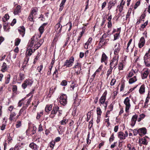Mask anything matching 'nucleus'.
Here are the masks:
<instances>
[{"instance_id":"63","label":"nucleus","mask_w":150,"mask_h":150,"mask_svg":"<svg viewBox=\"0 0 150 150\" xmlns=\"http://www.w3.org/2000/svg\"><path fill=\"white\" fill-rule=\"evenodd\" d=\"M21 146L19 144H16V145L14 147L15 150H19Z\"/></svg>"},{"instance_id":"28","label":"nucleus","mask_w":150,"mask_h":150,"mask_svg":"<svg viewBox=\"0 0 150 150\" xmlns=\"http://www.w3.org/2000/svg\"><path fill=\"white\" fill-rule=\"evenodd\" d=\"M75 86V83L74 81H71V84L70 85V90L71 91L74 90Z\"/></svg>"},{"instance_id":"39","label":"nucleus","mask_w":150,"mask_h":150,"mask_svg":"<svg viewBox=\"0 0 150 150\" xmlns=\"http://www.w3.org/2000/svg\"><path fill=\"white\" fill-rule=\"evenodd\" d=\"M135 74V72L133 70H131L129 72V73L128 74L127 77H132L134 75V74Z\"/></svg>"},{"instance_id":"29","label":"nucleus","mask_w":150,"mask_h":150,"mask_svg":"<svg viewBox=\"0 0 150 150\" xmlns=\"http://www.w3.org/2000/svg\"><path fill=\"white\" fill-rule=\"evenodd\" d=\"M25 78V75L22 73H20L19 74V76L18 77V80L22 81Z\"/></svg>"},{"instance_id":"47","label":"nucleus","mask_w":150,"mask_h":150,"mask_svg":"<svg viewBox=\"0 0 150 150\" xmlns=\"http://www.w3.org/2000/svg\"><path fill=\"white\" fill-rule=\"evenodd\" d=\"M102 111L100 108L98 107L97 109V113L98 115H100L102 113Z\"/></svg>"},{"instance_id":"56","label":"nucleus","mask_w":150,"mask_h":150,"mask_svg":"<svg viewBox=\"0 0 150 150\" xmlns=\"http://www.w3.org/2000/svg\"><path fill=\"white\" fill-rule=\"evenodd\" d=\"M66 120L65 119H63L60 122V123L62 125H64L67 123Z\"/></svg>"},{"instance_id":"57","label":"nucleus","mask_w":150,"mask_h":150,"mask_svg":"<svg viewBox=\"0 0 150 150\" xmlns=\"http://www.w3.org/2000/svg\"><path fill=\"white\" fill-rule=\"evenodd\" d=\"M55 144V142L52 141L50 143V147L52 148H53L54 147Z\"/></svg>"},{"instance_id":"13","label":"nucleus","mask_w":150,"mask_h":150,"mask_svg":"<svg viewBox=\"0 0 150 150\" xmlns=\"http://www.w3.org/2000/svg\"><path fill=\"white\" fill-rule=\"evenodd\" d=\"M29 146L33 150H38V146L34 142H32L30 144Z\"/></svg>"},{"instance_id":"15","label":"nucleus","mask_w":150,"mask_h":150,"mask_svg":"<svg viewBox=\"0 0 150 150\" xmlns=\"http://www.w3.org/2000/svg\"><path fill=\"white\" fill-rule=\"evenodd\" d=\"M60 23H58L55 26V30H57V31L58 30H58L59 33H60L62 30V26L61 25L60 26Z\"/></svg>"},{"instance_id":"5","label":"nucleus","mask_w":150,"mask_h":150,"mask_svg":"<svg viewBox=\"0 0 150 150\" xmlns=\"http://www.w3.org/2000/svg\"><path fill=\"white\" fill-rule=\"evenodd\" d=\"M130 101L129 98L128 97H127L125 99L124 101V103L126 105L125 111L126 112H128L131 106Z\"/></svg>"},{"instance_id":"36","label":"nucleus","mask_w":150,"mask_h":150,"mask_svg":"<svg viewBox=\"0 0 150 150\" xmlns=\"http://www.w3.org/2000/svg\"><path fill=\"white\" fill-rule=\"evenodd\" d=\"M132 39H130L127 44V47L126 49V51L127 52H128L129 51L128 47L131 44L132 42Z\"/></svg>"},{"instance_id":"20","label":"nucleus","mask_w":150,"mask_h":150,"mask_svg":"<svg viewBox=\"0 0 150 150\" xmlns=\"http://www.w3.org/2000/svg\"><path fill=\"white\" fill-rule=\"evenodd\" d=\"M1 71L2 72H4L7 70V66L6 64L4 62L1 66Z\"/></svg>"},{"instance_id":"35","label":"nucleus","mask_w":150,"mask_h":150,"mask_svg":"<svg viewBox=\"0 0 150 150\" xmlns=\"http://www.w3.org/2000/svg\"><path fill=\"white\" fill-rule=\"evenodd\" d=\"M145 115L144 114H141L139 115V117L137 119V121L138 122H140L142 119H143L145 117Z\"/></svg>"},{"instance_id":"38","label":"nucleus","mask_w":150,"mask_h":150,"mask_svg":"<svg viewBox=\"0 0 150 150\" xmlns=\"http://www.w3.org/2000/svg\"><path fill=\"white\" fill-rule=\"evenodd\" d=\"M30 14L34 16L36 15L37 14V11L35 8H34L32 9Z\"/></svg>"},{"instance_id":"21","label":"nucleus","mask_w":150,"mask_h":150,"mask_svg":"<svg viewBox=\"0 0 150 150\" xmlns=\"http://www.w3.org/2000/svg\"><path fill=\"white\" fill-rule=\"evenodd\" d=\"M118 137L120 140L124 139H125V136L124 133L121 132H118Z\"/></svg>"},{"instance_id":"23","label":"nucleus","mask_w":150,"mask_h":150,"mask_svg":"<svg viewBox=\"0 0 150 150\" xmlns=\"http://www.w3.org/2000/svg\"><path fill=\"white\" fill-rule=\"evenodd\" d=\"M116 3L117 1L116 0H115L114 2L112 1H110L109 3L108 7L109 10L110 9L112 6H114L115 4Z\"/></svg>"},{"instance_id":"14","label":"nucleus","mask_w":150,"mask_h":150,"mask_svg":"<svg viewBox=\"0 0 150 150\" xmlns=\"http://www.w3.org/2000/svg\"><path fill=\"white\" fill-rule=\"evenodd\" d=\"M34 36L33 37L31 38L30 42L28 43V45L30 47H33V45L34 46V45H35V43H36V44L38 43V42L34 40Z\"/></svg>"},{"instance_id":"45","label":"nucleus","mask_w":150,"mask_h":150,"mask_svg":"<svg viewBox=\"0 0 150 150\" xmlns=\"http://www.w3.org/2000/svg\"><path fill=\"white\" fill-rule=\"evenodd\" d=\"M124 0H122L121 2L120 3V7H119V11L120 12H121L123 10V7L122 6V2Z\"/></svg>"},{"instance_id":"3","label":"nucleus","mask_w":150,"mask_h":150,"mask_svg":"<svg viewBox=\"0 0 150 150\" xmlns=\"http://www.w3.org/2000/svg\"><path fill=\"white\" fill-rule=\"evenodd\" d=\"M67 96L65 94H62L59 98V101L60 103L63 105H65L67 103Z\"/></svg>"},{"instance_id":"64","label":"nucleus","mask_w":150,"mask_h":150,"mask_svg":"<svg viewBox=\"0 0 150 150\" xmlns=\"http://www.w3.org/2000/svg\"><path fill=\"white\" fill-rule=\"evenodd\" d=\"M16 19L14 18L12 22H11V25L12 26H13L14 25L15 23H16Z\"/></svg>"},{"instance_id":"37","label":"nucleus","mask_w":150,"mask_h":150,"mask_svg":"<svg viewBox=\"0 0 150 150\" xmlns=\"http://www.w3.org/2000/svg\"><path fill=\"white\" fill-rule=\"evenodd\" d=\"M10 76L9 74L7 75V77L6 78V81L5 82V83L6 84H8L10 81Z\"/></svg>"},{"instance_id":"33","label":"nucleus","mask_w":150,"mask_h":150,"mask_svg":"<svg viewBox=\"0 0 150 150\" xmlns=\"http://www.w3.org/2000/svg\"><path fill=\"white\" fill-rule=\"evenodd\" d=\"M16 115V113L14 112H11L10 115L9 120L12 121L13 120V117L15 116Z\"/></svg>"},{"instance_id":"54","label":"nucleus","mask_w":150,"mask_h":150,"mask_svg":"<svg viewBox=\"0 0 150 150\" xmlns=\"http://www.w3.org/2000/svg\"><path fill=\"white\" fill-rule=\"evenodd\" d=\"M119 34V33H116L114 35V40H115L118 38Z\"/></svg>"},{"instance_id":"27","label":"nucleus","mask_w":150,"mask_h":150,"mask_svg":"<svg viewBox=\"0 0 150 150\" xmlns=\"http://www.w3.org/2000/svg\"><path fill=\"white\" fill-rule=\"evenodd\" d=\"M149 74V72L148 71H145L144 73L142 75V78L143 79H144L146 78L148 74Z\"/></svg>"},{"instance_id":"26","label":"nucleus","mask_w":150,"mask_h":150,"mask_svg":"<svg viewBox=\"0 0 150 150\" xmlns=\"http://www.w3.org/2000/svg\"><path fill=\"white\" fill-rule=\"evenodd\" d=\"M137 80L136 76H134L132 78H131L129 79V82L130 84H132L134 82Z\"/></svg>"},{"instance_id":"24","label":"nucleus","mask_w":150,"mask_h":150,"mask_svg":"<svg viewBox=\"0 0 150 150\" xmlns=\"http://www.w3.org/2000/svg\"><path fill=\"white\" fill-rule=\"evenodd\" d=\"M26 109H27L26 108H25L23 106L22 108L20 110L19 112V113H18L19 116H20L21 115V114H22V113L24 112V111L25 112V114L26 113Z\"/></svg>"},{"instance_id":"19","label":"nucleus","mask_w":150,"mask_h":150,"mask_svg":"<svg viewBox=\"0 0 150 150\" xmlns=\"http://www.w3.org/2000/svg\"><path fill=\"white\" fill-rule=\"evenodd\" d=\"M108 58V57L106 56L104 52L103 53L101 58V62L102 63L104 62L105 63V62L107 60Z\"/></svg>"},{"instance_id":"51","label":"nucleus","mask_w":150,"mask_h":150,"mask_svg":"<svg viewBox=\"0 0 150 150\" xmlns=\"http://www.w3.org/2000/svg\"><path fill=\"white\" fill-rule=\"evenodd\" d=\"M43 67V65H41L40 66L38 67L37 70L39 72H40L42 70Z\"/></svg>"},{"instance_id":"22","label":"nucleus","mask_w":150,"mask_h":150,"mask_svg":"<svg viewBox=\"0 0 150 150\" xmlns=\"http://www.w3.org/2000/svg\"><path fill=\"white\" fill-rule=\"evenodd\" d=\"M145 91V88L144 85H142L140 87L139 91L140 94H142L144 93Z\"/></svg>"},{"instance_id":"58","label":"nucleus","mask_w":150,"mask_h":150,"mask_svg":"<svg viewBox=\"0 0 150 150\" xmlns=\"http://www.w3.org/2000/svg\"><path fill=\"white\" fill-rule=\"evenodd\" d=\"M93 119H92L89 122V124L88 125V127H89L90 128H91L93 125Z\"/></svg>"},{"instance_id":"61","label":"nucleus","mask_w":150,"mask_h":150,"mask_svg":"<svg viewBox=\"0 0 150 150\" xmlns=\"http://www.w3.org/2000/svg\"><path fill=\"white\" fill-rule=\"evenodd\" d=\"M113 104L112 103H111L108 107V110L110 111H112L113 110Z\"/></svg>"},{"instance_id":"18","label":"nucleus","mask_w":150,"mask_h":150,"mask_svg":"<svg viewBox=\"0 0 150 150\" xmlns=\"http://www.w3.org/2000/svg\"><path fill=\"white\" fill-rule=\"evenodd\" d=\"M21 6L20 5H18L17 6L13 12L14 14L15 15H16L19 13L21 12Z\"/></svg>"},{"instance_id":"48","label":"nucleus","mask_w":150,"mask_h":150,"mask_svg":"<svg viewBox=\"0 0 150 150\" xmlns=\"http://www.w3.org/2000/svg\"><path fill=\"white\" fill-rule=\"evenodd\" d=\"M106 17L105 16L103 17L102 18V21L100 24V25L101 26H102L104 25L106 21Z\"/></svg>"},{"instance_id":"16","label":"nucleus","mask_w":150,"mask_h":150,"mask_svg":"<svg viewBox=\"0 0 150 150\" xmlns=\"http://www.w3.org/2000/svg\"><path fill=\"white\" fill-rule=\"evenodd\" d=\"M76 98L74 100V103L76 106H78L80 103L81 99H76V98H77L78 96V94L77 93H76Z\"/></svg>"},{"instance_id":"1","label":"nucleus","mask_w":150,"mask_h":150,"mask_svg":"<svg viewBox=\"0 0 150 150\" xmlns=\"http://www.w3.org/2000/svg\"><path fill=\"white\" fill-rule=\"evenodd\" d=\"M74 61V58L73 57H71L69 59H67L64 63L63 67H70L73 65Z\"/></svg>"},{"instance_id":"11","label":"nucleus","mask_w":150,"mask_h":150,"mask_svg":"<svg viewBox=\"0 0 150 150\" xmlns=\"http://www.w3.org/2000/svg\"><path fill=\"white\" fill-rule=\"evenodd\" d=\"M145 43V40L144 38L143 37H142L139 40L138 46L139 48H141L144 45Z\"/></svg>"},{"instance_id":"12","label":"nucleus","mask_w":150,"mask_h":150,"mask_svg":"<svg viewBox=\"0 0 150 150\" xmlns=\"http://www.w3.org/2000/svg\"><path fill=\"white\" fill-rule=\"evenodd\" d=\"M43 40H41V41H40L39 42H38V43H35L34 45V46L33 47V48H34L33 49L34 51H35L39 47H40L42 43Z\"/></svg>"},{"instance_id":"52","label":"nucleus","mask_w":150,"mask_h":150,"mask_svg":"<svg viewBox=\"0 0 150 150\" xmlns=\"http://www.w3.org/2000/svg\"><path fill=\"white\" fill-rule=\"evenodd\" d=\"M123 64L122 63H120L119 64V69L122 70L123 69Z\"/></svg>"},{"instance_id":"55","label":"nucleus","mask_w":150,"mask_h":150,"mask_svg":"<svg viewBox=\"0 0 150 150\" xmlns=\"http://www.w3.org/2000/svg\"><path fill=\"white\" fill-rule=\"evenodd\" d=\"M29 57H28L27 56H26V57L24 59V62L23 63H24V64H27L29 60Z\"/></svg>"},{"instance_id":"30","label":"nucleus","mask_w":150,"mask_h":150,"mask_svg":"<svg viewBox=\"0 0 150 150\" xmlns=\"http://www.w3.org/2000/svg\"><path fill=\"white\" fill-rule=\"evenodd\" d=\"M118 46L116 48L114 51V54H117L119 52L120 48V44L118 43Z\"/></svg>"},{"instance_id":"53","label":"nucleus","mask_w":150,"mask_h":150,"mask_svg":"<svg viewBox=\"0 0 150 150\" xmlns=\"http://www.w3.org/2000/svg\"><path fill=\"white\" fill-rule=\"evenodd\" d=\"M6 120L5 121V122L4 123V124H3L1 126V129L2 130H3L4 129L6 125Z\"/></svg>"},{"instance_id":"41","label":"nucleus","mask_w":150,"mask_h":150,"mask_svg":"<svg viewBox=\"0 0 150 150\" xmlns=\"http://www.w3.org/2000/svg\"><path fill=\"white\" fill-rule=\"evenodd\" d=\"M130 130L131 131H133L134 135V136H136L137 134H139L138 129H135L133 130L132 129H130Z\"/></svg>"},{"instance_id":"31","label":"nucleus","mask_w":150,"mask_h":150,"mask_svg":"<svg viewBox=\"0 0 150 150\" xmlns=\"http://www.w3.org/2000/svg\"><path fill=\"white\" fill-rule=\"evenodd\" d=\"M21 40L19 38H16L15 41V45L16 46H18L21 42Z\"/></svg>"},{"instance_id":"32","label":"nucleus","mask_w":150,"mask_h":150,"mask_svg":"<svg viewBox=\"0 0 150 150\" xmlns=\"http://www.w3.org/2000/svg\"><path fill=\"white\" fill-rule=\"evenodd\" d=\"M27 51L28 52L27 55L29 56L31 55L32 53L35 52L34 51V50L31 48L28 49Z\"/></svg>"},{"instance_id":"50","label":"nucleus","mask_w":150,"mask_h":150,"mask_svg":"<svg viewBox=\"0 0 150 150\" xmlns=\"http://www.w3.org/2000/svg\"><path fill=\"white\" fill-rule=\"evenodd\" d=\"M44 27L42 26H41L39 28V30L40 32V33L42 34L44 31Z\"/></svg>"},{"instance_id":"10","label":"nucleus","mask_w":150,"mask_h":150,"mask_svg":"<svg viewBox=\"0 0 150 150\" xmlns=\"http://www.w3.org/2000/svg\"><path fill=\"white\" fill-rule=\"evenodd\" d=\"M18 31L20 35H21L22 37H23L25 33V28L23 26L19 27L18 29Z\"/></svg>"},{"instance_id":"59","label":"nucleus","mask_w":150,"mask_h":150,"mask_svg":"<svg viewBox=\"0 0 150 150\" xmlns=\"http://www.w3.org/2000/svg\"><path fill=\"white\" fill-rule=\"evenodd\" d=\"M114 134L113 133L111 136V137L109 139V142H112L114 140Z\"/></svg>"},{"instance_id":"9","label":"nucleus","mask_w":150,"mask_h":150,"mask_svg":"<svg viewBox=\"0 0 150 150\" xmlns=\"http://www.w3.org/2000/svg\"><path fill=\"white\" fill-rule=\"evenodd\" d=\"M139 134L140 136L145 135L147 132V130L145 127H142L138 129Z\"/></svg>"},{"instance_id":"62","label":"nucleus","mask_w":150,"mask_h":150,"mask_svg":"<svg viewBox=\"0 0 150 150\" xmlns=\"http://www.w3.org/2000/svg\"><path fill=\"white\" fill-rule=\"evenodd\" d=\"M115 79H112L110 82V85L111 86L114 85L115 84Z\"/></svg>"},{"instance_id":"7","label":"nucleus","mask_w":150,"mask_h":150,"mask_svg":"<svg viewBox=\"0 0 150 150\" xmlns=\"http://www.w3.org/2000/svg\"><path fill=\"white\" fill-rule=\"evenodd\" d=\"M32 83L33 82L32 81L26 79L22 83V87L23 89H25L27 87V86H30Z\"/></svg>"},{"instance_id":"17","label":"nucleus","mask_w":150,"mask_h":150,"mask_svg":"<svg viewBox=\"0 0 150 150\" xmlns=\"http://www.w3.org/2000/svg\"><path fill=\"white\" fill-rule=\"evenodd\" d=\"M59 109V107L58 106L55 105L53 107V109L51 111V114L55 115Z\"/></svg>"},{"instance_id":"44","label":"nucleus","mask_w":150,"mask_h":150,"mask_svg":"<svg viewBox=\"0 0 150 150\" xmlns=\"http://www.w3.org/2000/svg\"><path fill=\"white\" fill-rule=\"evenodd\" d=\"M16 128H18L21 127V122L20 121H18L16 123Z\"/></svg>"},{"instance_id":"25","label":"nucleus","mask_w":150,"mask_h":150,"mask_svg":"<svg viewBox=\"0 0 150 150\" xmlns=\"http://www.w3.org/2000/svg\"><path fill=\"white\" fill-rule=\"evenodd\" d=\"M52 106L51 105H47L45 108V111L46 112H48L52 110Z\"/></svg>"},{"instance_id":"42","label":"nucleus","mask_w":150,"mask_h":150,"mask_svg":"<svg viewBox=\"0 0 150 150\" xmlns=\"http://www.w3.org/2000/svg\"><path fill=\"white\" fill-rule=\"evenodd\" d=\"M43 115V111H42L40 112H38L37 114V116H36V119H39L41 116V115Z\"/></svg>"},{"instance_id":"46","label":"nucleus","mask_w":150,"mask_h":150,"mask_svg":"<svg viewBox=\"0 0 150 150\" xmlns=\"http://www.w3.org/2000/svg\"><path fill=\"white\" fill-rule=\"evenodd\" d=\"M8 23H5L3 26L5 30H6V31L8 32L9 31V29H8L7 30H6L7 27H8Z\"/></svg>"},{"instance_id":"40","label":"nucleus","mask_w":150,"mask_h":150,"mask_svg":"<svg viewBox=\"0 0 150 150\" xmlns=\"http://www.w3.org/2000/svg\"><path fill=\"white\" fill-rule=\"evenodd\" d=\"M34 17V16L30 14L28 16V19L30 21H33Z\"/></svg>"},{"instance_id":"60","label":"nucleus","mask_w":150,"mask_h":150,"mask_svg":"<svg viewBox=\"0 0 150 150\" xmlns=\"http://www.w3.org/2000/svg\"><path fill=\"white\" fill-rule=\"evenodd\" d=\"M142 144H144V145H147L148 142L146 141V140L145 139H142Z\"/></svg>"},{"instance_id":"8","label":"nucleus","mask_w":150,"mask_h":150,"mask_svg":"<svg viewBox=\"0 0 150 150\" xmlns=\"http://www.w3.org/2000/svg\"><path fill=\"white\" fill-rule=\"evenodd\" d=\"M138 115L136 114L133 116L131 120V125L133 127L135 125L136 122L137 120Z\"/></svg>"},{"instance_id":"34","label":"nucleus","mask_w":150,"mask_h":150,"mask_svg":"<svg viewBox=\"0 0 150 150\" xmlns=\"http://www.w3.org/2000/svg\"><path fill=\"white\" fill-rule=\"evenodd\" d=\"M112 68L110 67V69L108 70L107 73V78H108L109 75L111 74L112 71Z\"/></svg>"},{"instance_id":"6","label":"nucleus","mask_w":150,"mask_h":150,"mask_svg":"<svg viewBox=\"0 0 150 150\" xmlns=\"http://www.w3.org/2000/svg\"><path fill=\"white\" fill-rule=\"evenodd\" d=\"M107 94V92L106 91L104 93L103 95L100 98L99 100V103L100 105L102 104H103V103L105 102V101L106 99Z\"/></svg>"},{"instance_id":"49","label":"nucleus","mask_w":150,"mask_h":150,"mask_svg":"<svg viewBox=\"0 0 150 150\" xmlns=\"http://www.w3.org/2000/svg\"><path fill=\"white\" fill-rule=\"evenodd\" d=\"M67 83V81L65 80H63L61 83V85L62 86H66Z\"/></svg>"},{"instance_id":"4","label":"nucleus","mask_w":150,"mask_h":150,"mask_svg":"<svg viewBox=\"0 0 150 150\" xmlns=\"http://www.w3.org/2000/svg\"><path fill=\"white\" fill-rule=\"evenodd\" d=\"M118 59V57L116 58V57H114L111 60L110 65V67L112 68V69L115 67L117 65Z\"/></svg>"},{"instance_id":"43","label":"nucleus","mask_w":150,"mask_h":150,"mask_svg":"<svg viewBox=\"0 0 150 150\" xmlns=\"http://www.w3.org/2000/svg\"><path fill=\"white\" fill-rule=\"evenodd\" d=\"M4 18H5V20L3 18V20L4 22H5L9 19V16L8 14H6L4 16Z\"/></svg>"},{"instance_id":"2","label":"nucleus","mask_w":150,"mask_h":150,"mask_svg":"<svg viewBox=\"0 0 150 150\" xmlns=\"http://www.w3.org/2000/svg\"><path fill=\"white\" fill-rule=\"evenodd\" d=\"M144 62L147 67H150V54L146 53L144 57Z\"/></svg>"}]
</instances>
